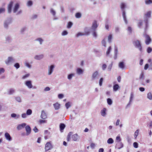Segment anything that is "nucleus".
I'll use <instances>...</instances> for the list:
<instances>
[{
  "instance_id": "nucleus-1",
  "label": "nucleus",
  "mask_w": 152,
  "mask_h": 152,
  "mask_svg": "<svg viewBox=\"0 0 152 152\" xmlns=\"http://www.w3.org/2000/svg\"><path fill=\"white\" fill-rule=\"evenodd\" d=\"M144 22L145 23L144 27V31L143 34V36L145 39V42L146 45L149 44L152 41V39L150 36L146 34L148 28L149 21L147 18H145L144 20Z\"/></svg>"
},
{
  "instance_id": "nucleus-2",
  "label": "nucleus",
  "mask_w": 152,
  "mask_h": 152,
  "mask_svg": "<svg viewBox=\"0 0 152 152\" xmlns=\"http://www.w3.org/2000/svg\"><path fill=\"white\" fill-rule=\"evenodd\" d=\"M133 44L134 47L137 48L139 50L142 52L143 51L140 42L138 40H135L133 42Z\"/></svg>"
},
{
  "instance_id": "nucleus-3",
  "label": "nucleus",
  "mask_w": 152,
  "mask_h": 152,
  "mask_svg": "<svg viewBox=\"0 0 152 152\" xmlns=\"http://www.w3.org/2000/svg\"><path fill=\"white\" fill-rule=\"evenodd\" d=\"M12 18H7L4 20V28L7 29L8 28L9 25L12 22Z\"/></svg>"
},
{
  "instance_id": "nucleus-4",
  "label": "nucleus",
  "mask_w": 152,
  "mask_h": 152,
  "mask_svg": "<svg viewBox=\"0 0 152 152\" xmlns=\"http://www.w3.org/2000/svg\"><path fill=\"white\" fill-rule=\"evenodd\" d=\"M53 148V146L51 144L50 142H48L45 144V151H48Z\"/></svg>"
},
{
  "instance_id": "nucleus-5",
  "label": "nucleus",
  "mask_w": 152,
  "mask_h": 152,
  "mask_svg": "<svg viewBox=\"0 0 152 152\" xmlns=\"http://www.w3.org/2000/svg\"><path fill=\"white\" fill-rule=\"evenodd\" d=\"M13 1H11L7 5V12L9 14L11 13L12 12V10L13 7Z\"/></svg>"
},
{
  "instance_id": "nucleus-6",
  "label": "nucleus",
  "mask_w": 152,
  "mask_h": 152,
  "mask_svg": "<svg viewBox=\"0 0 152 152\" xmlns=\"http://www.w3.org/2000/svg\"><path fill=\"white\" fill-rule=\"evenodd\" d=\"M98 26V25L97 24L96 21L94 20L91 27V30H96V29L97 28Z\"/></svg>"
},
{
  "instance_id": "nucleus-7",
  "label": "nucleus",
  "mask_w": 152,
  "mask_h": 152,
  "mask_svg": "<svg viewBox=\"0 0 152 152\" xmlns=\"http://www.w3.org/2000/svg\"><path fill=\"white\" fill-rule=\"evenodd\" d=\"M25 130L26 132V135H29L31 132V128L29 125L26 126H25Z\"/></svg>"
},
{
  "instance_id": "nucleus-8",
  "label": "nucleus",
  "mask_w": 152,
  "mask_h": 152,
  "mask_svg": "<svg viewBox=\"0 0 152 152\" xmlns=\"http://www.w3.org/2000/svg\"><path fill=\"white\" fill-rule=\"evenodd\" d=\"M134 97V95L133 94L132 92L130 94V97L129 101V103L127 105L126 107V109H127L128 107H129L130 106V105L131 104L132 102V101Z\"/></svg>"
},
{
  "instance_id": "nucleus-9",
  "label": "nucleus",
  "mask_w": 152,
  "mask_h": 152,
  "mask_svg": "<svg viewBox=\"0 0 152 152\" xmlns=\"http://www.w3.org/2000/svg\"><path fill=\"white\" fill-rule=\"evenodd\" d=\"M15 59L12 57V56H10L8 57L7 60L5 61V62L6 64H8L10 62H13L15 61Z\"/></svg>"
},
{
  "instance_id": "nucleus-10",
  "label": "nucleus",
  "mask_w": 152,
  "mask_h": 152,
  "mask_svg": "<svg viewBox=\"0 0 152 152\" xmlns=\"http://www.w3.org/2000/svg\"><path fill=\"white\" fill-rule=\"evenodd\" d=\"M54 67L55 65L54 64H52L49 66L48 71L49 75H50L52 73Z\"/></svg>"
},
{
  "instance_id": "nucleus-11",
  "label": "nucleus",
  "mask_w": 152,
  "mask_h": 152,
  "mask_svg": "<svg viewBox=\"0 0 152 152\" xmlns=\"http://www.w3.org/2000/svg\"><path fill=\"white\" fill-rule=\"evenodd\" d=\"M25 84L29 88H32L33 86L32 84V82L31 80H28L26 81Z\"/></svg>"
},
{
  "instance_id": "nucleus-12",
  "label": "nucleus",
  "mask_w": 152,
  "mask_h": 152,
  "mask_svg": "<svg viewBox=\"0 0 152 152\" xmlns=\"http://www.w3.org/2000/svg\"><path fill=\"white\" fill-rule=\"evenodd\" d=\"M20 7V5L18 3H16L15 5L13 8V12L15 13L18 10Z\"/></svg>"
},
{
  "instance_id": "nucleus-13",
  "label": "nucleus",
  "mask_w": 152,
  "mask_h": 152,
  "mask_svg": "<svg viewBox=\"0 0 152 152\" xmlns=\"http://www.w3.org/2000/svg\"><path fill=\"white\" fill-rule=\"evenodd\" d=\"M4 137L8 141H11L12 139L10 134L8 132H6L4 134Z\"/></svg>"
},
{
  "instance_id": "nucleus-14",
  "label": "nucleus",
  "mask_w": 152,
  "mask_h": 152,
  "mask_svg": "<svg viewBox=\"0 0 152 152\" xmlns=\"http://www.w3.org/2000/svg\"><path fill=\"white\" fill-rule=\"evenodd\" d=\"M40 118L43 120L47 118V115L43 110L41 111Z\"/></svg>"
},
{
  "instance_id": "nucleus-15",
  "label": "nucleus",
  "mask_w": 152,
  "mask_h": 152,
  "mask_svg": "<svg viewBox=\"0 0 152 152\" xmlns=\"http://www.w3.org/2000/svg\"><path fill=\"white\" fill-rule=\"evenodd\" d=\"M26 125V124L25 123H23L17 126V129L18 130H21L22 128H24Z\"/></svg>"
},
{
  "instance_id": "nucleus-16",
  "label": "nucleus",
  "mask_w": 152,
  "mask_h": 152,
  "mask_svg": "<svg viewBox=\"0 0 152 152\" xmlns=\"http://www.w3.org/2000/svg\"><path fill=\"white\" fill-rule=\"evenodd\" d=\"M116 82H113V90L114 91H117L119 88V85L117 84H116Z\"/></svg>"
},
{
  "instance_id": "nucleus-17",
  "label": "nucleus",
  "mask_w": 152,
  "mask_h": 152,
  "mask_svg": "<svg viewBox=\"0 0 152 152\" xmlns=\"http://www.w3.org/2000/svg\"><path fill=\"white\" fill-rule=\"evenodd\" d=\"M83 72V69L80 68H78L76 69V73L77 74L79 75L82 74Z\"/></svg>"
},
{
  "instance_id": "nucleus-18",
  "label": "nucleus",
  "mask_w": 152,
  "mask_h": 152,
  "mask_svg": "<svg viewBox=\"0 0 152 152\" xmlns=\"http://www.w3.org/2000/svg\"><path fill=\"white\" fill-rule=\"evenodd\" d=\"M66 127L65 124L63 123H61L59 125L60 130L61 132H63V130Z\"/></svg>"
},
{
  "instance_id": "nucleus-19",
  "label": "nucleus",
  "mask_w": 152,
  "mask_h": 152,
  "mask_svg": "<svg viewBox=\"0 0 152 152\" xmlns=\"http://www.w3.org/2000/svg\"><path fill=\"white\" fill-rule=\"evenodd\" d=\"M124 146V145L122 142H117L116 144V145L115 146V148H118L119 149L122 148Z\"/></svg>"
},
{
  "instance_id": "nucleus-20",
  "label": "nucleus",
  "mask_w": 152,
  "mask_h": 152,
  "mask_svg": "<svg viewBox=\"0 0 152 152\" xmlns=\"http://www.w3.org/2000/svg\"><path fill=\"white\" fill-rule=\"evenodd\" d=\"M44 57V55L41 54L39 55H36L34 56V58L36 60H40L42 59Z\"/></svg>"
},
{
  "instance_id": "nucleus-21",
  "label": "nucleus",
  "mask_w": 152,
  "mask_h": 152,
  "mask_svg": "<svg viewBox=\"0 0 152 152\" xmlns=\"http://www.w3.org/2000/svg\"><path fill=\"white\" fill-rule=\"evenodd\" d=\"M122 15L125 23L126 24H127L128 23V21L127 20L126 12L125 11H122Z\"/></svg>"
},
{
  "instance_id": "nucleus-22",
  "label": "nucleus",
  "mask_w": 152,
  "mask_h": 152,
  "mask_svg": "<svg viewBox=\"0 0 152 152\" xmlns=\"http://www.w3.org/2000/svg\"><path fill=\"white\" fill-rule=\"evenodd\" d=\"M90 31L91 29H89L88 28H86L84 30V33H83V34L84 35L88 36L90 34Z\"/></svg>"
},
{
  "instance_id": "nucleus-23",
  "label": "nucleus",
  "mask_w": 152,
  "mask_h": 152,
  "mask_svg": "<svg viewBox=\"0 0 152 152\" xmlns=\"http://www.w3.org/2000/svg\"><path fill=\"white\" fill-rule=\"evenodd\" d=\"M118 53V48L117 47L115 46L114 48V58L116 60L117 58V55Z\"/></svg>"
},
{
  "instance_id": "nucleus-24",
  "label": "nucleus",
  "mask_w": 152,
  "mask_h": 152,
  "mask_svg": "<svg viewBox=\"0 0 152 152\" xmlns=\"http://www.w3.org/2000/svg\"><path fill=\"white\" fill-rule=\"evenodd\" d=\"M125 66V65L124 61H122L119 63L118 66L120 68L123 69L124 68Z\"/></svg>"
},
{
  "instance_id": "nucleus-25",
  "label": "nucleus",
  "mask_w": 152,
  "mask_h": 152,
  "mask_svg": "<svg viewBox=\"0 0 152 152\" xmlns=\"http://www.w3.org/2000/svg\"><path fill=\"white\" fill-rule=\"evenodd\" d=\"M11 116L12 118H14L15 119H17L20 118V115L18 114H16L15 113H12L11 114Z\"/></svg>"
},
{
  "instance_id": "nucleus-26",
  "label": "nucleus",
  "mask_w": 152,
  "mask_h": 152,
  "mask_svg": "<svg viewBox=\"0 0 152 152\" xmlns=\"http://www.w3.org/2000/svg\"><path fill=\"white\" fill-rule=\"evenodd\" d=\"M5 40L7 42L10 43L12 41V38L11 36L7 35L5 37Z\"/></svg>"
},
{
  "instance_id": "nucleus-27",
  "label": "nucleus",
  "mask_w": 152,
  "mask_h": 152,
  "mask_svg": "<svg viewBox=\"0 0 152 152\" xmlns=\"http://www.w3.org/2000/svg\"><path fill=\"white\" fill-rule=\"evenodd\" d=\"M53 107L55 110H58L60 108V105L59 104L58 102H56L53 104Z\"/></svg>"
},
{
  "instance_id": "nucleus-28",
  "label": "nucleus",
  "mask_w": 152,
  "mask_h": 152,
  "mask_svg": "<svg viewBox=\"0 0 152 152\" xmlns=\"http://www.w3.org/2000/svg\"><path fill=\"white\" fill-rule=\"evenodd\" d=\"M120 7L121 10L123 11H125L124 9L126 7V5L124 3H121V4Z\"/></svg>"
},
{
  "instance_id": "nucleus-29",
  "label": "nucleus",
  "mask_w": 152,
  "mask_h": 152,
  "mask_svg": "<svg viewBox=\"0 0 152 152\" xmlns=\"http://www.w3.org/2000/svg\"><path fill=\"white\" fill-rule=\"evenodd\" d=\"M98 72L97 71H95L92 75V80H94L98 75Z\"/></svg>"
},
{
  "instance_id": "nucleus-30",
  "label": "nucleus",
  "mask_w": 152,
  "mask_h": 152,
  "mask_svg": "<svg viewBox=\"0 0 152 152\" xmlns=\"http://www.w3.org/2000/svg\"><path fill=\"white\" fill-rule=\"evenodd\" d=\"M15 92V90L13 88H11L9 89L8 94L9 95H12Z\"/></svg>"
},
{
  "instance_id": "nucleus-31",
  "label": "nucleus",
  "mask_w": 152,
  "mask_h": 152,
  "mask_svg": "<svg viewBox=\"0 0 152 152\" xmlns=\"http://www.w3.org/2000/svg\"><path fill=\"white\" fill-rule=\"evenodd\" d=\"M106 108H104L101 111V115L103 116H105L106 114Z\"/></svg>"
},
{
  "instance_id": "nucleus-32",
  "label": "nucleus",
  "mask_w": 152,
  "mask_h": 152,
  "mask_svg": "<svg viewBox=\"0 0 152 152\" xmlns=\"http://www.w3.org/2000/svg\"><path fill=\"white\" fill-rule=\"evenodd\" d=\"M91 32L92 33V35L93 37L96 38L97 36V33L96 30H91Z\"/></svg>"
},
{
  "instance_id": "nucleus-33",
  "label": "nucleus",
  "mask_w": 152,
  "mask_h": 152,
  "mask_svg": "<svg viewBox=\"0 0 152 152\" xmlns=\"http://www.w3.org/2000/svg\"><path fill=\"white\" fill-rule=\"evenodd\" d=\"M77 134H76L72 135V138L73 141H77Z\"/></svg>"
},
{
  "instance_id": "nucleus-34",
  "label": "nucleus",
  "mask_w": 152,
  "mask_h": 152,
  "mask_svg": "<svg viewBox=\"0 0 152 152\" xmlns=\"http://www.w3.org/2000/svg\"><path fill=\"white\" fill-rule=\"evenodd\" d=\"M143 22V21L142 20H139V22L137 24V25H138V27L140 28H141V26H142V25Z\"/></svg>"
},
{
  "instance_id": "nucleus-35",
  "label": "nucleus",
  "mask_w": 152,
  "mask_h": 152,
  "mask_svg": "<svg viewBox=\"0 0 152 152\" xmlns=\"http://www.w3.org/2000/svg\"><path fill=\"white\" fill-rule=\"evenodd\" d=\"M50 13L53 16H55L56 15V12L53 8H50Z\"/></svg>"
},
{
  "instance_id": "nucleus-36",
  "label": "nucleus",
  "mask_w": 152,
  "mask_h": 152,
  "mask_svg": "<svg viewBox=\"0 0 152 152\" xmlns=\"http://www.w3.org/2000/svg\"><path fill=\"white\" fill-rule=\"evenodd\" d=\"M82 14L80 12H77L75 14V17L77 18H81Z\"/></svg>"
},
{
  "instance_id": "nucleus-37",
  "label": "nucleus",
  "mask_w": 152,
  "mask_h": 152,
  "mask_svg": "<svg viewBox=\"0 0 152 152\" xmlns=\"http://www.w3.org/2000/svg\"><path fill=\"white\" fill-rule=\"evenodd\" d=\"M33 2L31 0H29L27 2L26 5L28 7H31L33 5Z\"/></svg>"
},
{
  "instance_id": "nucleus-38",
  "label": "nucleus",
  "mask_w": 152,
  "mask_h": 152,
  "mask_svg": "<svg viewBox=\"0 0 152 152\" xmlns=\"http://www.w3.org/2000/svg\"><path fill=\"white\" fill-rule=\"evenodd\" d=\"M114 140L113 138H110L107 140V142L109 144H112L114 142Z\"/></svg>"
},
{
  "instance_id": "nucleus-39",
  "label": "nucleus",
  "mask_w": 152,
  "mask_h": 152,
  "mask_svg": "<svg viewBox=\"0 0 152 152\" xmlns=\"http://www.w3.org/2000/svg\"><path fill=\"white\" fill-rule=\"evenodd\" d=\"M75 75V74L74 73H71L68 75L67 76V78L69 80L72 79V77Z\"/></svg>"
},
{
  "instance_id": "nucleus-40",
  "label": "nucleus",
  "mask_w": 152,
  "mask_h": 152,
  "mask_svg": "<svg viewBox=\"0 0 152 152\" xmlns=\"http://www.w3.org/2000/svg\"><path fill=\"white\" fill-rule=\"evenodd\" d=\"M107 104L109 105H111L113 103V101L110 98H107Z\"/></svg>"
},
{
  "instance_id": "nucleus-41",
  "label": "nucleus",
  "mask_w": 152,
  "mask_h": 152,
  "mask_svg": "<svg viewBox=\"0 0 152 152\" xmlns=\"http://www.w3.org/2000/svg\"><path fill=\"white\" fill-rule=\"evenodd\" d=\"M26 114L28 115H30L32 113V110L30 109H28L26 111Z\"/></svg>"
},
{
  "instance_id": "nucleus-42",
  "label": "nucleus",
  "mask_w": 152,
  "mask_h": 152,
  "mask_svg": "<svg viewBox=\"0 0 152 152\" xmlns=\"http://www.w3.org/2000/svg\"><path fill=\"white\" fill-rule=\"evenodd\" d=\"M147 98L150 100H152V95L151 92H149L147 94Z\"/></svg>"
},
{
  "instance_id": "nucleus-43",
  "label": "nucleus",
  "mask_w": 152,
  "mask_h": 152,
  "mask_svg": "<svg viewBox=\"0 0 152 152\" xmlns=\"http://www.w3.org/2000/svg\"><path fill=\"white\" fill-rule=\"evenodd\" d=\"M27 28L25 27H24L23 28H22L20 31V33L21 34H24V32L25 31L26 29Z\"/></svg>"
},
{
  "instance_id": "nucleus-44",
  "label": "nucleus",
  "mask_w": 152,
  "mask_h": 152,
  "mask_svg": "<svg viewBox=\"0 0 152 152\" xmlns=\"http://www.w3.org/2000/svg\"><path fill=\"white\" fill-rule=\"evenodd\" d=\"M36 40L39 41V44L40 45H42L43 42L44 41V40L41 38H37L36 39Z\"/></svg>"
},
{
  "instance_id": "nucleus-45",
  "label": "nucleus",
  "mask_w": 152,
  "mask_h": 152,
  "mask_svg": "<svg viewBox=\"0 0 152 152\" xmlns=\"http://www.w3.org/2000/svg\"><path fill=\"white\" fill-rule=\"evenodd\" d=\"M73 23L71 21H69L68 22L67 27L68 28H70L73 25Z\"/></svg>"
},
{
  "instance_id": "nucleus-46",
  "label": "nucleus",
  "mask_w": 152,
  "mask_h": 152,
  "mask_svg": "<svg viewBox=\"0 0 152 152\" xmlns=\"http://www.w3.org/2000/svg\"><path fill=\"white\" fill-rule=\"evenodd\" d=\"M15 100L18 102L20 103L21 102V98L19 96H17L15 97Z\"/></svg>"
},
{
  "instance_id": "nucleus-47",
  "label": "nucleus",
  "mask_w": 152,
  "mask_h": 152,
  "mask_svg": "<svg viewBox=\"0 0 152 152\" xmlns=\"http://www.w3.org/2000/svg\"><path fill=\"white\" fill-rule=\"evenodd\" d=\"M112 38V35L111 34H110L109 35L108 37V41L109 43L111 42V40Z\"/></svg>"
},
{
  "instance_id": "nucleus-48",
  "label": "nucleus",
  "mask_w": 152,
  "mask_h": 152,
  "mask_svg": "<svg viewBox=\"0 0 152 152\" xmlns=\"http://www.w3.org/2000/svg\"><path fill=\"white\" fill-rule=\"evenodd\" d=\"M145 3L147 5L152 4V0H145Z\"/></svg>"
},
{
  "instance_id": "nucleus-49",
  "label": "nucleus",
  "mask_w": 152,
  "mask_h": 152,
  "mask_svg": "<svg viewBox=\"0 0 152 152\" xmlns=\"http://www.w3.org/2000/svg\"><path fill=\"white\" fill-rule=\"evenodd\" d=\"M112 48L111 46H110L108 48L107 51L106 52V54L107 56L109 54Z\"/></svg>"
},
{
  "instance_id": "nucleus-50",
  "label": "nucleus",
  "mask_w": 152,
  "mask_h": 152,
  "mask_svg": "<svg viewBox=\"0 0 152 152\" xmlns=\"http://www.w3.org/2000/svg\"><path fill=\"white\" fill-rule=\"evenodd\" d=\"M70 103V102H68L65 104V106L67 109H68L71 106Z\"/></svg>"
},
{
  "instance_id": "nucleus-51",
  "label": "nucleus",
  "mask_w": 152,
  "mask_h": 152,
  "mask_svg": "<svg viewBox=\"0 0 152 152\" xmlns=\"http://www.w3.org/2000/svg\"><path fill=\"white\" fill-rule=\"evenodd\" d=\"M14 66L16 69H18L20 67V65L19 63H16L14 64Z\"/></svg>"
},
{
  "instance_id": "nucleus-52",
  "label": "nucleus",
  "mask_w": 152,
  "mask_h": 152,
  "mask_svg": "<svg viewBox=\"0 0 152 152\" xmlns=\"http://www.w3.org/2000/svg\"><path fill=\"white\" fill-rule=\"evenodd\" d=\"M103 78H101L99 80V84L100 86H101L102 85L103 81Z\"/></svg>"
},
{
  "instance_id": "nucleus-53",
  "label": "nucleus",
  "mask_w": 152,
  "mask_h": 152,
  "mask_svg": "<svg viewBox=\"0 0 152 152\" xmlns=\"http://www.w3.org/2000/svg\"><path fill=\"white\" fill-rule=\"evenodd\" d=\"M68 34V32L66 30L64 31L61 34V35L64 36L67 35Z\"/></svg>"
},
{
  "instance_id": "nucleus-54",
  "label": "nucleus",
  "mask_w": 152,
  "mask_h": 152,
  "mask_svg": "<svg viewBox=\"0 0 152 152\" xmlns=\"http://www.w3.org/2000/svg\"><path fill=\"white\" fill-rule=\"evenodd\" d=\"M5 11V9L4 8H0V14L4 13Z\"/></svg>"
},
{
  "instance_id": "nucleus-55",
  "label": "nucleus",
  "mask_w": 152,
  "mask_h": 152,
  "mask_svg": "<svg viewBox=\"0 0 152 152\" xmlns=\"http://www.w3.org/2000/svg\"><path fill=\"white\" fill-rule=\"evenodd\" d=\"M133 145L134 148H138V144L137 142H134L133 143Z\"/></svg>"
},
{
  "instance_id": "nucleus-56",
  "label": "nucleus",
  "mask_w": 152,
  "mask_h": 152,
  "mask_svg": "<svg viewBox=\"0 0 152 152\" xmlns=\"http://www.w3.org/2000/svg\"><path fill=\"white\" fill-rule=\"evenodd\" d=\"M152 51V48L151 47H148L147 48V51L148 53H151Z\"/></svg>"
},
{
  "instance_id": "nucleus-57",
  "label": "nucleus",
  "mask_w": 152,
  "mask_h": 152,
  "mask_svg": "<svg viewBox=\"0 0 152 152\" xmlns=\"http://www.w3.org/2000/svg\"><path fill=\"white\" fill-rule=\"evenodd\" d=\"M139 133V130L138 129L134 133V138L136 139L137 138V137Z\"/></svg>"
},
{
  "instance_id": "nucleus-58",
  "label": "nucleus",
  "mask_w": 152,
  "mask_h": 152,
  "mask_svg": "<svg viewBox=\"0 0 152 152\" xmlns=\"http://www.w3.org/2000/svg\"><path fill=\"white\" fill-rule=\"evenodd\" d=\"M151 11H149L147 12L146 14L145 15V16L148 18H150L151 17Z\"/></svg>"
},
{
  "instance_id": "nucleus-59",
  "label": "nucleus",
  "mask_w": 152,
  "mask_h": 152,
  "mask_svg": "<svg viewBox=\"0 0 152 152\" xmlns=\"http://www.w3.org/2000/svg\"><path fill=\"white\" fill-rule=\"evenodd\" d=\"M102 44L103 46L105 47H106V43L105 42V39H103L102 41Z\"/></svg>"
},
{
  "instance_id": "nucleus-60",
  "label": "nucleus",
  "mask_w": 152,
  "mask_h": 152,
  "mask_svg": "<svg viewBox=\"0 0 152 152\" xmlns=\"http://www.w3.org/2000/svg\"><path fill=\"white\" fill-rule=\"evenodd\" d=\"M84 34L83 33H82L81 32H79L76 35V36L77 37H78L80 36H84Z\"/></svg>"
},
{
  "instance_id": "nucleus-61",
  "label": "nucleus",
  "mask_w": 152,
  "mask_h": 152,
  "mask_svg": "<svg viewBox=\"0 0 152 152\" xmlns=\"http://www.w3.org/2000/svg\"><path fill=\"white\" fill-rule=\"evenodd\" d=\"M94 52L96 53L97 54V56H100L101 55L99 54V51L97 50L96 49H94Z\"/></svg>"
},
{
  "instance_id": "nucleus-62",
  "label": "nucleus",
  "mask_w": 152,
  "mask_h": 152,
  "mask_svg": "<svg viewBox=\"0 0 152 152\" xmlns=\"http://www.w3.org/2000/svg\"><path fill=\"white\" fill-rule=\"evenodd\" d=\"M116 140L117 141V142H120L121 141V140L119 136L116 137Z\"/></svg>"
},
{
  "instance_id": "nucleus-63",
  "label": "nucleus",
  "mask_w": 152,
  "mask_h": 152,
  "mask_svg": "<svg viewBox=\"0 0 152 152\" xmlns=\"http://www.w3.org/2000/svg\"><path fill=\"white\" fill-rule=\"evenodd\" d=\"M112 65H113V63H112L111 64H110L109 65V66L108 67V68H107V70L108 71H111V70L112 69Z\"/></svg>"
},
{
  "instance_id": "nucleus-64",
  "label": "nucleus",
  "mask_w": 152,
  "mask_h": 152,
  "mask_svg": "<svg viewBox=\"0 0 152 152\" xmlns=\"http://www.w3.org/2000/svg\"><path fill=\"white\" fill-rule=\"evenodd\" d=\"M64 97V95L63 94H60L58 95V97L59 99H61Z\"/></svg>"
}]
</instances>
